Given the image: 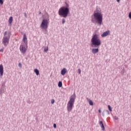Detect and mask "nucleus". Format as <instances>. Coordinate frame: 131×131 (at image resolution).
Returning a JSON list of instances; mask_svg holds the SVG:
<instances>
[{"instance_id": "nucleus-26", "label": "nucleus", "mask_w": 131, "mask_h": 131, "mask_svg": "<svg viewBox=\"0 0 131 131\" xmlns=\"http://www.w3.org/2000/svg\"><path fill=\"white\" fill-rule=\"evenodd\" d=\"M105 111L107 113V114H108V115H110V112H109V111L106 110Z\"/></svg>"}, {"instance_id": "nucleus-11", "label": "nucleus", "mask_w": 131, "mask_h": 131, "mask_svg": "<svg viewBox=\"0 0 131 131\" xmlns=\"http://www.w3.org/2000/svg\"><path fill=\"white\" fill-rule=\"evenodd\" d=\"M99 125L101 126L102 130H105V126H104V124H103V121H99Z\"/></svg>"}, {"instance_id": "nucleus-13", "label": "nucleus", "mask_w": 131, "mask_h": 131, "mask_svg": "<svg viewBox=\"0 0 131 131\" xmlns=\"http://www.w3.org/2000/svg\"><path fill=\"white\" fill-rule=\"evenodd\" d=\"M66 72H67V70L66 68H63L61 71V75H65Z\"/></svg>"}, {"instance_id": "nucleus-32", "label": "nucleus", "mask_w": 131, "mask_h": 131, "mask_svg": "<svg viewBox=\"0 0 131 131\" xmlns=\"http://www.w3.org/2000/svg\"><path fill=\"white\" fill-rule=\"evenodd\" d=\"M98 112L99 113H101L102 112L101 111V110H99Z\"/></svg>"}, {"instance_id": "nucleus-12", "label": "nucleus", "mask_w": 131, "mask_h": 131, "mask_svg": "<svg viewBox=\"0 0 131 131\" xmlns=\"http://www.w3.org/2000/svg\"><path fill=\"white\" fill-rule=\"evenodd\" d=\"M23 41L25 45H27V37H26V34L24 35Z\"/></svg>"}, {"instance_id": "nucleus-27", "label": "nucleus", "mask_w": 131, "mask_h": 131, "mask_svg": "<svg viewBox=\"0 0 131 131\" xmlns=\"http://www.w3.org/2000/svg\"><path fill=\"white\" fill-rule=\"evenodd\" d=\"M128 17L130 19H131V12L129 13Z\"/></svg>"}, {"instance_id": "nucleus-17", "label": "nucleus", "mask_w": 131, "mask_h": 131, "mask_svg": "<svg viewBox=\"0 0 131 131\" xmlns=\"http://www.w3.org/2000/svg\"><path fill=\"white\" fill-rule=\"evenodd\" d=\"M48 51H49V47H47L44 49V52H45V53H47L48 52Z\"/></svg>"}, {"instance_id": "nucleus-30", "label": "nucleus", "mask_w": 131, "mask_h": 131, "mask_svg": "<svg viewBox=\"0 0 131 131\" xmlns=\"http://www.w3.org/2000/svg\"><path fill=\"white\" fill-rule=\"evenodd\" d=\"M24 15H25V17H26V18H27L28 16H27V14H26V12L24 13Z\"/></svg>"}, {"instance_id": "nucleus-31", "label": "nucleus", "mask_w": 131, "mask_h": 131, "mask_svg": "<svg viewBox=\"0 0 131 131\" xmlns=\"http://www.w3.org/2000/svg\"><path fill=\"white\" fill-rule=\"evenodd\" d=\"M0 52L3 53V52H4V49H1L0 50Z\"/></svg>"}, {"instance_id": "nucleus-2", "label": "nucleus", "mask_w": 131, "mask_h": 131, "mask_svg": "<svg viewBox=\"0 0 131 131\" xmlns=\"http://www.w3.org/2000/svg\"><path fill=\"white\" fill-rule=\"evenodd\" d=\"M66 6L61 7L58 10V14L63 18H67L69 14H70L69 9V4L67 2L65 3Z\"/></svg>"}, {"instance_id": "nucleus-6", "label": "nucleus", "mask_w": 131, "mask_h": 131, "mask_svg": "<svg viewBox=\"0 0 131 131\" xmlns=\"http://www.w3.org/2000/svg\"><path fill=\"white\" fill-rule=\"evenodd\" d=\"M49 24V20L47 19H43L41 22L40 27L42 29V31L44 32L45 34L48 33V27Z\"/></svg>"}, {"instance_id": "nucleus-29", "label": "nucleus", "mask_w": 131, "mask_h": 131, "mask_svg": "<svg viewBox=\"0 0 131 131\" xmlns=\"http://www.w3.org/2000/svg\"><path fill=\"white\" fill-rule=\"evenodd\" d=\"M53 127H54V128H56V127H57V125L56 124H54Z\"/></svg>"}, {"instance_id": "nucleus-8", "label": "nucleus", "mask_w": 131, "mask_h": 131, "mask_svg": "<svg viewBox=\"0 0 131 131\" xmlns=\"http://www.w3.org/2000/svg\"><path fill=\"white\" fill-rule=\"evenodd\" d=\"M0 74L1 76H3L4 75V67L2 64L0 65Z\"/></svg>"}, {"instance_id": "nucleus-10", "label": "nucleus", "mask_w": 131, "mask_h": 131, "mask_svg": "<svg viewBox=\"0 0 131 131\" xmlns=\"http://www.w3.org/2000/svg\"><path fill=\"white\" fill-rule=\"evenodd\" d=\"M92 52L93 54H97V53H99V48H93L92 50Z\"/></svg>"}, {"instance_id": "nucleus-22", "label": "nucleus", "mask_w": 131, "mask_h": 131, "mask_svg": "<svg viewBox=\"0 0 131 131\" xmlns=\"http://www.w3.org/2000/svg\"><path fill=\"white\" fill-rule=\"evenodd\" d=\"M114 119H115V120H118V118L117 116H115L114 117Z\"/></svg>"}, {"instance_id": "nucleus-34", "label": "nucleus", "mask_w": 131, "mask_h": 131, "mask_svg": "<svg viewBox=\"0 0 131 131\" xmlns=\"http://www.w3.org/2000/svg\"><path fill=\"white\" fill-rule=\"evenodd\" d=\"M39 14L40 15L41 14V12H39Z\"/></svg>"}, {"instance_id": "nucleus-16", "label": "nucleus", "mask_w": 131, "mask_h": 131, "mask_svg": "<svg viewBox=\"0 0 131 131\" xmlns=\"http://www.w3.org/2000/svg\"><path fill=\"white\" fill-rule=\"evenodd\" d=\"M62 82L61 81H59L58 84V87L62 88Z\"/></svg>"}, {"instance_id": "nucleus-15", "label": "nucleus", "mask_w": 131, "mask_h": 131, "mask_svg": "<svg viewBox=\"0 0 131 131\" xmlns=\"http://www.w3.org/2000/svg\"><path fill=\"white\" fill-rule=\"evenodd\" d=\"M34 72L36 73V75H39V71H38L37 69L34 70Z\"/></svg>"}, {"instance_id": "nucleus-23", "label": "nucleus", "mask_w": 131, "mask_h": 131, "mask_svg": "<svg viewBox=\"0 0 131 131\" xmlns=\"http://www.w3.org/2000/svg\"><path fill=\"white\" fill-rule=\"evenodd\" d=\"M0 4L1 5L4 4V0H0Z\"/></svg>"}, {"instance_id": "nucleus-14", "label": "nucleus", "mask_w": 131, "mask_h": 131, "mask_svg": "<svg viewBox=\"0 0 131 131\" xmlns=\"http://www.w3.org/2000/svg\"><path fill=\"white\" fill-rule=\"evenodd\" d=\"M12 22H13V17L11 16L9 19V23L12 25Z\"/></svg>"}, {"instance_id": "nucleus-33", "label": "nucleus", "mask_w": 131, "mask_h": 131, "mask_svg": "<svg viewBox=\"0 0 131 131\" xmlns=\"http://www.w3.org/2000/svg\"><path fill=\"white\" fill-rule=\"evenodd\" d=\"M117 2L118 3H119V2H120V0H117Z\"/></svg>"}, {"instance_id": "nucleus-21", "label": "nucleus", "mask_w": 131, "mask_h": 131, "mask_svg": "<svg viewBox=\"0 0 131 131\" xmlns=\"http://www.w3.org/2000/svg\"><path fill=\"white\" fill-rule=\"evenodd\" d=\"M65 22H66V20H65V18H62V23L63 24H64Z\"/></svg>"}, {"instance_id": "nucleus-7", "label": "nucleus", "mask_w": 131, "mask_h": 131, "mask_svg": "<svg viewBox=\"0 0 131 131\" xmlns=\"http://www.w3.org/2000/svg\"><path fill=\"white\" fill-rule=\"evenodd\" d=\"M19 50L22 54H25L26 51H27V49H26V48L25 47V44L21 43L20 46Z\"/></svg>"}, {"instance_id": "nucleus-4", "label": "nucleus", "mask_w": 131, "mask_h": 131, "mask_svg": "<svg viewBox=\"0 0 131 131\" xmlns=\"http://www.w3.org/2000/svg\"><path fill=\"white\" fill-rule=\"evenodd\" d=\"M75 99H76V96L75 95V93H74V94L71 96L70 100L67 104V110L68 112H71L72 111L74 102H75Z\"/></svg>"}, {"instance_id": "nucleus-5", "label": "nucleus", "mask_w": 131, "mask_h": 131, "mask_svg": "<svg viewBox=\"0 0 131 131\" xmlns=\"http://www.w3.org/2000/svg\"><path fill=\"white\" fill-rule=\"evenodd\" d=\"M4 37L2 39V43L4 47H7L10 42V38H11V32L5 31L4 34Z\"/></svg>"}, {"instance_id": "nucleus-19", "label": "nucleus", "mask_w": 131, "mask_h": 131, "mask_svg": "<svg viewBox=\"0 0 131 131\" xmlns=\"http://www.w3.org/2000/svg\"><path fill=\"white\" fill-rule=\"evenodd\" d=\"M5 86H6V82L3 83L2 85V89H5Z\"/></svg>"}, {"instance_id": "nucleus-18", "label": "nucleus", "mask_w": 131, "mask_h": 131, "mask_svg": "<svg viewBox=\"0 0 131 131\" xmlns=\"http://www.w3.org/2000/svg\"><path fill=\"white\" fill-rule=\"evenodd\" d=\"M89 104L91 106H94V103L92 100L89 101Z\"/></svg>"}, {"instance_id": "nucleus-24", "label": "nucleus", "mask_w": 131, "mask_h": 131, "mask_svg": "<svg viewBox=\"0 0 131 131\" xmlns=\"http://www.w3.org/2000/svg\"><path fill=\"white\" fill-rule=\"evenodd\" d=\"M18 67H20V68H21V67H22V64H21V63H19L18 65Z\"/></svg>"}, {"instance_id": "nucleus-20", "label": "nucleus", "mask_w": 131, "mask_h": 131, "mask_svg": "<svg viewBox=\"0 0 131 131\" xmlns=\"http://www.w3.org/2000/svg\"><path fill=\"white\" fill-rule=\"evenodd\" d=\"M108 108L111 112H112V108H111V106H110V105H108Z\"/></svg>"}, {"instance_id": "nucleus-1", "label": "nucleus", "mask_w": 131, "mask_h": 131, "mask_svg": "<svg viewBox=\"0 0 131 131\" xmlns=\"http://www.w3.org/2000/svg\"><path fill=\"white\" fill-rule=\"evenodd\" d=\"M91 21L94 24H98L99 26H101L103 23V14L99 12H95L93 17H92Z\"/></svg>"}, {"instance_id": "nucleus-9", "label": "nucleus", "mask_w": 131, "mask_h": 131, "mask_svg": "<svg viewBox=\"0 0 131 131\" xmlns=\"http://www.w3.org/2000/svg\"><path fill=\"white\" fill-rule=\"evenodd\" d=\"M109 33H110V31H106L104 32L101 35V37H105L107 36V35H108Z\"/></svg>"}, {"instance_id": "nucleus-25", "label": "nucleus", "mask_w": 131, "mask_h": 131, "mask_svg": "<svg viewBox=\"0 0 131 131\" xmlns=\"http://www.w3.org/2000/svg\"><path fill=\"white\" fill-rule=\"evenodd\" d=\"M55 103V100L54 99H52L51 100V104H54Z\"/></svg>"}, {"instance_id": "nucleus-28", "label": "nucleus", "mask_w": 131, "mask_h": 131, "mask_svg": "<svg viewBox=\"0 0 131 131\" xmlns=\"http://www.w3.org/2000/svg\"><path fill=\"white\" fill-rule=\"evenodd\" d=\"M78 70V73H79V74H81V70H80V69H79Z\"/></svg>"}, {"instance_id": "nucleus-3", "label": "nucleus", "mask_w": 131, "mask_h": 131, "mask_svg": "<svg viewBox=\"0 0 131 131\" xmlns=\"http://www.w3.org/2000/svg\"><path fill=\"white\" fill-rule=\"evenodd\" d=\"M91 42H92V47L93 48H99L100 47V46H101V39L99 38V37L98 36V34H95L92 39H91Z\"/></svg>"}]
</instances>
